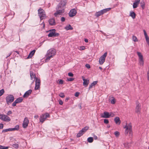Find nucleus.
Listing matches in <instances>:
<instances>
[{
    "instance_id": "obj_1",
    "label": "nucleus",
    "mask_w": 149,
    "mask_h": 149,
    "mask_svg": "<svg viewBox=\"0 0 149 149\" xmlns=\"http://www.w3.org/2000/svg\"><path fill=\"white\" fill-rule=\"evenodd\" d=\"M56 50L54 48H51L47 51V53L46 55V62L49 61L51 58L55 55Z\"/></svg>"
},
{
    "instance_id": "obj_2",
    "label": "nucleus",
    "mask_w": 149,
    "mask_h": 149,
    "mask_svg": "<svg viewBox=\"0 0 149 149\" xmlns=\"http://www.w3.org/2000/svg\"><path fill=\"white\" fill-rule=\"evenodd\" d=\"M124 128L126 129L125 132V135H127L129 132V136H132V126L131 123H129L128 125H126Z\"/></svg>"
},
{
    "instance_id": "obj_3",
    "label": "nucleus",
    "mask_w": 149,
    "mask_h": 149,
    "mask_svg": "<svg viewBox=\"0 0 149 149\" xmlns=\"http://www.w3.org/2000/svg\"><path fill=\"white\" fill-rule=\"evenodd\" d=\"M38 15L39 16L40 19L42 20L46 18L45 12L44 10L41 8H40L38 10Z\"/></svg>"
},
{
    "instance_id": "obj_4",
    "label": "nucleus",
    "mask_w": 149,
    "mask_h": 149,
    "mask_svg": "<svg viewBox=\"0 0 149 149\" xmlns=\"http://www.w3.org/2000/svg\"><path fill=\"white\" fill-rule=\"evenodd\" d=\"M66 0H63L61 1L57 5L56 8V10L64 9L65 6L66 4Z\"/></svg>"
},
{
    "instance_id": "obj_5",
    "label": "nucleus",
    "mask_w": 149,
    "mask_h": 149,
    "mask_svg": "<svg viewBox=\"0 0 149 149\" xmlns=\"http://www.w3.org/2000/svg\"><path fill=\"white\" fill-rule=\"evenodd\" d=\"M48 32H49L48 35L49 37H57L59 35V33L56 32V30L55 29L49 30Z\"/></svg>"
},
{
    "instance_id": "obj_6",
    "label": "nucleus",
    "mask_w": 149,
    "mask_h": 149,
    "mask_svg": "<svg viewBox=\"0 0 149 149\" xmlns=\"http://www.w3.org/2000/svg\"><path fill=\"white\" fill-rule=\"evenodd\" d=\"M6 100L7 104L9 105L14 101V98L13 95H9L6 97Z\"/></svg>"
},
{
    "instance_id": "obj_7",
    "label": "nucleus",
    "mask_w": 149,
    "mask_h": 149,
    "mask_svg": "<svg viewBox=\"0 0 149 149\" xmlns=\"http://www.w3.org/2000/svg\"><path fill=\"white\" fill-rule=\"evenodd\" d=\"M110 9V8H108L103 9L97 12H96L95 14V16L97 17H99L100 16L103 15V14L107 13Z\"/></svg>"
},
{
    "instance_id": "obj_8",
    "label": "nucleus",
    "mask_w": 149,
    "mask_h": 149,
    "mask_svg": "<svg viewBox=\"0 0 149 149\" xmlns=\"http://www.w3.org/2000/svg\"><path fill=\"white\" fill-rule=\"evenodd\" d=\"M50 115L48 113H46L42 114L40 116V121L42 123H43L47 117H49Z\"/></svg>"
},
{
    "instance_id": "obj_9",
    "label": "nucleus",
    "mask_w": 149,
    "mask_h": 149,
    "mask_svg": "<svg viewBox=\"0 0 149 149\" xmlns=\"http://www.w3.org/2000/svg\"><path fill=\"white\" fill-rule=\"evenodd\" d=\"M137 53L139 58V63L140 65L143 66L144 65V61L143 56L141 52H137Z\"/></svg>"
},
{
    "instance_id": "obj_10",
    "label": "nucleus",
    "mask_w": 149,
    "mask_h": 149,
    "mask_svg": "<svg viewBox=\"0 0 149 149\" xmlns=\"http://www.w3.org/2000/svg\"><path fill=\"white\" fill-rule=\"evenodd\" d=\"M107 53L106 52L99 59V62L100 65L102 64L104 62L105 58L107 56Z\"/></svg>"
},
{
    "instance_id": "obj_11",
    "label": "nucleus",
    "mask_w": 149,
    "mask_h": 149,
    "mask_svg": "<svg viewBox=\"0 0 149 149\" xmlns=\"http://www.w3.org/2000/svg\"><path fill=\"white\" fill-rule=\"evenodd\" d=\"M141 110V105L138 102L136 103V106L135 108V111L137 114H139Z\"/></svg>"
},
{
    "instance_id": "obj_12",
    "label": "nucleus",
    "mask_w": 149,
    "mask_h": 149,
    "mask_svg": "<svg viewBox=\"0 0 149 149\" xmlns=\"http://www.w3.org/2000/svg\"><path fill=\"white\" fill-rule=\"evenodd\" d=\"M56 11L54 13V15L55 17H57L58 15H63V14L64 12V9L56 10Z\"/></svg>"
},
{
    "instance_id": "obj_13",
    "label": "nucleus",
    "mask_w": 149,
    "mask_h": 149,
    "mask_svg": "<svg viewBox=\"0 0 149 149\" xmlns=\"http://www.w3.org/2000/svg\"><path fill=\"white\" fill-rule=\"evenodd\" d=\"M29 120L27 118H25L22 123V127L24 128H26L29 123Z\"/></svg>"
},
{
    "instance_id": "obj_14",
    "label": "nucleus",
    "mask_w": 149,
    "mask_h": 149,
    "mask_svg": "<svg viewBox=\"0 0 149 149\" xmlns=\"http://www.w3.org/2000/svg\"><path fill=\"white\" fill-rule=\"evenodd\" d=\"M40 80L39 79H38L37 78H36V84H35V90H37L40 87Z\"/></svg>"
},
{
    "instance_id": "obj_15",
    "label": "nucleus",
    "mask_w": 149,
    "mask_h": 149,
    "mask_svg": "<svg viewBox=\"0 0 149 149\" xmlns=\"http://www.w3.org/2000/svg\"><path fill=\"white\" fill-rule=\"evenodd\" d=\"M77 13V11L75 9H72L69 13V16L70 17H73L76 15Z\"/></svg>"
},
{
    "instance_id": "obj_16",
    "label": "nucleus",
    "mask_w": 149,
    "mask_h": 149,
    "mask_svg": "<svg viewBox=\"0 0 149 149\" xmlns=\"http://www.w3.org/2000/svg\"><path fill=\"white\" fill-rule=\"evenodd\" d=\"M82 77L83 81V85L85 87H86L88 86L89 83V80L87 79H85L83 76H82Z\"/></svg>"
},
{
    "instance_id": "obj_17",
    "label": "nucleus",
    "mask_w": 149,
    "mask_h": 149,
    "mask_svg": "<svg viewBox=\"0 0 149 149\" xmlns=\"http://www.w3.org/2000/svg\"><path fill=\"white\" fill-rule=\"evenodd\" d=\"M101 116L102 118H110L109 113L104 111L103 114L101 115Z\"/></svg>"
},
{
    "instance_id": "obj_18",
    "label": "nucleus",
    "mask_w": 149,
    "mask_h": 149,
    "mask_svg": "<svg viewBox=\"0 0 149 149\" xmlns=\"http://www.w3.org/2000/svg\"><path fill=\"white\" fill-rule=\"evenodd\" d=\"M32 91V90L31 89L27 91L23 95V97L24 98L27 97L31 94Z\"/></svg>"
},
{
    "instance_id": "obj_19",
    "label": "nucleus",
    "mask_w": 149,
    "mask_h": 149,
    "mask_svg": "<svg viewBox=\"0 0 149 149\" xmlns=\"http://www.w3.org/2000/svg\"><path fill=\"white\" fill-rule=\"evenodd\" d=\"M48 22L49 24L51 26H53L56 24L55 20L53 18L50 19L48 21Z\"/></svg>"
},
{
    "instance_id": "obj_20",
    "label": "nucleus",
    "mask_w": 149,
    "mask_h": 149,
    "mask_svg": "<svg viewBox=\"0 0 149 149\" xmlns=\"http://www.w3.org/2000/svg\"><path fill=\"white\" fill-rule=\"evenodd\" d=\"M140 0H137L135 1V2L133 3V8H136L138 5L140 3Z\"/></svg>"
},
{
    "instance_id": "obj_21",
    "label": "nucleus",
    "mask_w": 149,
    "mask_h": 149,
    "mask_svg": "<svg viewBox=\"0 0 149 149\" xmlns=\"http://www.w3.org/2000/svg\"><path fill=\"white\" fill-rule=\"evenodd\" d=\"M36 52V50H33V51H31L29 53V54L28 56L27 57L28 58H31V57L33 56L35 52Z\"/></svg>"
},
{
    "instance_id": "obj_22",
    "label": "nucleus",
    "mask_w": 149,
    "mask_h": 149,
    "mask_svg": "<svg viewBox=\"0 0 149 149\" xmlns=\"http://www.w3.org/2000/svg\"><path fill=\"white\" fill-rule=\"evenodd\" d=\"M114 120L116 124H120L121 122L119 117H116L114 119Z\"/></svg>"
},
{
    "instance_id": "obj_23",
    "label": "nucleus",
    "mask_w": 149,
    "mask_h": 149,
    "mask_svg": "<svg viewBox=\"0 0 149 149\" xmlns=\"http://www.w3.org/2000/svg\"><path fill=\"white\" fill-rule=\"evenodd\" d=\"M10 118L7 115H5L3 121L6 122H9L10 121Z\"/></svg>"
},
{
    "instance_id": "obj_24",
    "label": "nucleus",
    "mask_w": 149,
    "mask_h": 149,
    "mask_svg": "<svg viewBox=\"0 0 149 149\" xmlns=\"http://www.w3.org/2000/svg\"><path fill=\"white\" fill-rule=\"evenodd\" d=\"M130 16L133 19H134L136 17V14L134 12L131 11L130 12Z\"/></svg>"
},
{
    "instance_id": "obj_25",
    "label": "nucleus",
    "mask_w": 149,
    "mask_h": 149,
    "mask_svg": "<svg viewBox=\"0 0 149 149\" xmlns=\"http://www.w3.org/2000/svg\"><path fill=\"white\" fill-rule=\"evenodd\" d=\"M19 126L18 125H16L15 127L10 128V131H15V130H19Z\"/></svg>"
},
{
    "instance_id": "obj_26",
    "label": "nucleus",
    "mask_w": 149,
    "mask_h": 149,
    "mask_svg": "<svg viewBox=\"0 0 149 149\" xmlns=\"http://www.w3.org/2000/svg\"><path fill=\"white\" fill-rule=\"evenodd\" d=\"M65 29L67 30H72L73 28L69 24L65 27Z\"/></svg>"
},
{
    "instance_id": "obj_27",
    "label": "nucleus",
    "mask_w": 149,
    "mask_h": 149,
    "mask_svg": "<svg viewBox=\"0 0 149 149\" xmlns=\"http://www.w3.org/2000/svg\"><path fill=\"white\" fill-rule=\"evenodd\" d=\"M89 127L88 126H86L84 127L81 130L82 131L83 133H84L87 130H88L89 129Z\"/></svg>"
},
{
    "instance_id": "obj_28",
    "label": "nucleus",
    "mask_w": 149,
    "mask_h": 149,
    "mask_svg": "<svg viewBox=\"0 0 149 149\" xmlns=\"http://www.w3.org/2000/svg\"><path fill=\"white\" fill-rule=\"evenodd\" d=\"M84 133H83L82 131L81 130H80L79 133L77 134V137H79L81 136Z\"/></svg>"
},
{
    "instance_id": "obj_29",
    "label": "nucleus",
    "mask_w": 149,
    "mask_h": 149,
    "mask_svg": "<svg viewBox=\"0 0 149 149\" xmlns=\"http://www.w3.org/2000/svg\"><path fill=\"white\" fill-rule=\"evenodd\" d=\"M23 100V99L21 97H19L18 98H17L15 101L17 103H19L21 102Z\"/></svg>"
},
{
    "instance_id": "obj_30",
    "label": "nucleus",
    "mask_w": 149,
    "mask_h": 149,
    "mask_svg": "<svg viewBox=\"0 0 149 149\" xmlns=\"http://www.w3.org/2000/svg\"><path fill=\"white\" fill-rule=\"evenodd\" d=\"M30 75L31 79H32L33 78H35L36 79V77L35 74H33V72L32 71L30 72Z\"/></svg>"
},
{
    "instance_id": "obj_31",
    "label": "nucleus",
    "mask_w": 149,
    "mask_h": 149,
    "mask_svg": "<svg viewBox=\"0 0 149 149\" xmlns=\"http://www.w3.org/2000/svg\"><path fill=\"white\" fill-rule=\"evenodd\" d=\"M109 100L111 101V103L114 104L115 102L114 100V98L113 97H111L109 98Z\"/></svg>"
},
{
    "instance_id": "obj_32",
    "label": "nucleus",
    "mask_w": 149,
    "mask_h": 149,
    "mask_svg": "<svg viewBox=\"0 0 149 149\" xmlns=\"http://www.w3.org/2000/svg\"><path fill=\"white\" fill-rule=\"evenodd\" d=\"M140 3L141 7L143 9H144L145 6V3L143 1H141Z\"/></svg>"
},
{
    "instance_id": "obj_33",
    "label": "nucleus",
    "mask_w": 149,
    "mask_h": 149,
    "mask_svg": "<svg viewBox=\"0 0 149 149\" xmlns=\"http://www.w3.org/2000/svg\"><path fill=\"white\" fill-rule=\"evenodd\" d=\"M87 141L88 142L91 143L93 141V138L92 137H89L88 138Z\"/></svg>"
},
{
    "instance_id": "obj_34",
    "label": "nucleus",
    "mask_w": 149,
    "mask_h": 149,
    "mask_svg": "<svg viewBox=\"0 0 149 149\" xmlns=\"http://www.w3.org/2000/svg\"><path fill=\"white\" fill-rule=\"evenodd\" d=\"M132 38L133 41L135 42L138 41V40L137 37L134 36H133Z\"/></svg>"
},
{
    "instance_id": "obj_35",
    "label": "nucleus",
    "mask_w": 149,
    "mask_h": 149,
    "mask_svg": "<svg viewBox=\"0 0 149 149\" xmlns=\"http://www.w3.org/2000/svg\"><path fill=\"white\" fill-rule=\"evenodd\" d=\"M8 147L0 145V149H8Z\"/></svg>"
},
{
    "instance_id": "obj_36",
    "label": "nucleus",
    "mask_w": 149,
    "mask_h": 149,
    "mask_svg": "<svg viewBox=\"0 0 149 149\" xmlns=\"http://www.w3.org/2000/svg\"><path fill=\"white\" fill-rule=\"evenodd\" d=\"M59 96L62 98H63L65 97V95L63 93H61L59 94Z\"/></svg>"
},
{
    "instance_id": "obj_37",
    "label": "nucleus",
    "mask_w": 149,
    "mask_h": 149,
    "mask_svg": "<svg viewBox=\"0 0 149 149\" xmlns=\"http://www.w3.org/2000/svg\"><path fill=\"white\" fill-rule=\"evenodd\" d=\"M8 131H10V128L3 130L2 132H6Z\"/></svg>"
},
{
    "instance_id": "obj_38",
    "label": "nucleus",
    "mask_w": 149,
    "mask_h": 149,
    "mask_svg": "<svg viewBox=\"0 0 149 149\" xmlns=\"http://www.w3.org/2000/svg\"><path fill=\"white\" fill-rule=\"evenodd\" d=\"M146 41L148 45H149V38L148 36L145 37Z\"/></svg>"
},
{
    "instance_id": "obj_39",
    "label": "nucleus",
    "mask_w": 149,
    "mask_h": 149,
    "mask_svg": "<svg viewBox=\"0 0 149 149\" xmlns=\"http://www.w3.org/2000/svg\"><path fill=\"white\" fill-rule=\"evenodd\" d=\"M114 134L116 137H118L120 134L119 132L117 131H116Z\"/></svg>"
},
{
    "instance_id": "obj_40",
    "label": "nucleus",
    "mask_w": 149,
    "mask_h": 149,
    "mask_svg": "<svg viewBox=\"0 0 149 149\" xmlns=\"http://www.w3.org/2000/svg\"><path fill=\"white\" fill-rule=\"evenodd\" d=\"M4 91L3 89L0 90V96H1L4 93Z\"/></svg>"
},
{
    "instance_id": "obj_41",
    "label": "nucleus",
    "mask_w": 149,
    "mask_h": 149,
    "mask_svg": "<svg viewBox=\"0 0 149 149\" xmlns=\"http://www.w3.org/2000/svg\"><path fill=\"white\" fill-rule=\"evenodd\" d=\"M5 115L4 114H1L0 115V119L3 121V120L4 118Z\"/></svg>"
},
{
    "instance_id": "obj_42",
    "label": "nucleus",
    "mask_w": 149,
    "mask_h": 149,
    "mask_svg": "<svg viewBox=\"0 0 149 149\" xmlns=\"http://www.w3.org/2000/svg\"><path fill=\"white\" fill-rule=\"evenodd\" d=\"M109 120L106 119H105L104 120V123L107 124L109 123Z\"/></svg>"
},
{
    "instance_id": "obj_43",
    "label": "nucleus",
    "mask_w": 149,
    "mask_h": 149,
    "mask_svg": "<svg viewBox=\"0 0 149 149\" xmlns=\"http://www.w3.org/2000/svg\"><path fill=\"white\" fill-rule=\"evenodd\" d=\"M13 146L15 148H18L19 145L18 144L15 143L13 144Z\"/></svg>"
},
{
    "instance_id": "obj_44",
    "label": "nucleus",
    "mask_w": 149,
    "mask_h": 149,
    "mask_svg": "<svg viewBox=\"0 0 149 149\" xmlns=\"http://www.w3.org/2000/svg\"><path fill=\"white\" fill-rule=\"evenodd\" d=\"M74 80V78H67V80L68 81H72Z\"/></svg>"
},
{
    "instance_id": "obj_45",
    "label": "nucleus",
    "mask_w": 149,
    "mask_h": 149,
    "mask_svg": "<svg viewBox=\"0 0 149 149\" xmlns=\"http://www.w3.org/2000/svg\"><path fill=\"white\" fill-rule=\"evenodd\" d=\"M68 75L70 77H72L74 76V74L72 72H70L68 73Z\"/></svg>"
},
{
    "instance_id": "obj_46",
    "label": "nucleus",
    "mask_w": 149,
    "mask_h": 149,
    "mask_svg": "<svg viewBox=\"0 0 149 149\" xmlns=\"http://www.w3.org/2000/svg\"><path fill=\"white\" fill-rule=\"evenodd\" d=\"M115 115L112 112L109 113L110 117H113Z\"/></svg>"
},
{
    "instance_id": "obj_47",
    "label": "nucleus",
    "mask_w": 149,
    "mask_h": 149,
    "mask_svg": "<svg viewBox=\"0 0 149 149\" xmlns=\"http://www.w3.org/2000/svg\"><path fill=\"white\" fill-rule=\"evenodd\" d=\"M17 103L16 101L15 100L12 104V105L13 107L16 106V104Z\"/></svg>"
},
{
    "instance_id": "obj_48",
    "label": "nucleus",
    "mask_w": 149,
    "mask_h": 149,
    "mask_svg": "<svg viewBox=\"0 0 149 149\" xmlns=\"http://www.w3.org/2000/svg\"><path fill=\"white\" fill-rule=\"evenodd\" d=\"M12 112L11 111H9L7 113V115H9L10 114H12Z\"/></svg>"
},
{
    "instance_id": "obj_49",
    "label": "nucleus",
    "mask_w": 149,
    "mask_h": 149,
    "mask_svg": "<svg viewBox=\"0 0 149 149\" xmlns=\"http://www.w3.org/2000/svg\"><path fill=\"white\" fill-rule=\"evenodd\" d=\"M63 81L62 79H60L59 81V84H63Z\"/></svg>"
},
{
    "instance_id": "obj_50",
    "label": "nucleus",
    "mask_w": 149,
    "mask_h": 149,
    "mask_svg": "<svg viewBox=\"0 0 149 149\" xmlns=\"http://www.w3.org/2000/svg\"><path fill=\"white\" fill-rule=\"evenodd\" d=\"M93 86H94V85H93V83H91L90 85H89V89H90L91 88H92V87Z\"/></svg>"
},
{
    "instance_id": "obj_51",
    "label": "nucleus",
    "mask_w": 149,
    "mask_h": 149,
    "mask_svg": "<svg viewBox=\"0 0 149 149\" xmlns=\"http://www.w3.org/2000/svg\"><path fill=\"white\" fill-rule=\"evenodd\" d=\"M85 66L88 69L90 68L91 67L90 65L88 64H86L85 65Z\"/></svg>"
},
{
    "instance_id": "obj_52",
    "label": "nucleus",
    "mask_w": 149,
    "mask_h": 149,
    "mask_svg": "<svg viewBox=\"0 0 149 149\" xmlns=\"http://www.w3.org/2000/svg\"><path fill=\"white\" fill-rule=\"evenodd\" d=\"M65 19L64 17H62L61 18V20L62 22H64L65 21Z\"/></svg>"
},
{
    "instance_id": "obj_53",
    "label": "nucleus",
    "mask_w": 149,
    "mask_h": 149,
    "mask_svg": "<svg viewBox=\"0 0 149 149\" xmlns=\"http://www.w3.org/2000/svg\"><path fill=\"white\" fill-rule=\"evenodd\" d=\"M59 103L60 105H62L63 104V102L61 100H60L59 101Z\"/></svg>"
},
{
    "instance_id": "obj_54",
    "label": "nucleus",
    "mask_w": 149,
    "mask_h": 149,
    "mask_svg": "<svg viewBox=\"0 0 149 149\" xmlns=\"http://www.w3.org/2000/svg\"><path fill=\"white\" fill-rule=\"evenodd\" d=\"M79 92H77L75 93V96L76 97H77L79 96Z\"/></svg>"
},
{
    "instance_id": "obj_55",
    "label": "nucleus",
    "mask_w": 149,
    "mask_h": 149,
    "mask_svg": "<svg viewBox=\"0 0 149 149\" xmlns=\"http://www.w3.org/2000/svg\"><path fill=\"white\" fill-rule=\"evenodd\" d=\"M3 127V125L2 123H0V129H2Z\"/></svg>"
},
{
    "instance_id": "obj_56",
    "label": "nucleus",
    "mask_w": 149,
    "mask_h": 149,
    "mask_svg": "<svg viewBox=\"0 0 149 149\" xmlns=\"http://www.w3.org/2000/svg\"><path fill=\"white\" fill-rule=\"evenodd\" d=\"M143 32L144 33V35L145 36V37H146L147 36H148V35L147 34V33L146 31L145 30H143Z\"/></svg>"
},
{
    "instance_id": "obj_57",
    "label": "nucleus",
    "mask_w": 149,
    "mask_h": 149,
    "mask_svg": "<svg viewBox=\"0 0 149 149\" xmlns=\"http://www.w3.org/2000/svg\"><path fill=\"white\" fill-rule=\"evenodd\" d=\"M143 32L144 33V35L145 36V37H146L147 36H148V35L147 34V33L146 31L145 30H143Z\"/></svg>"
},
{
    "instance_id": "obj_58",
    "label": "nucleus",
    "mask_w": 149,
    "mask_h": 149,
    "mask_svg": "<svg viewBox=\"0 0 149 149\" xmlns=\"http://www.w3.org/2000/svg\"><path fill=\"white\" fill-rule=\"evenodd\" d=\"M85 49V47L84 46H81L80 47V49L81 50H84Z\"/></svg>"
},
{
    "instance_id": "obj_59",
    "label": "nucleus",
    "mask_w": 149,
    "mask_h": 149,
    "mask_svg": "<svg viewBox=\"0 0 149 149\" xmlns=\"http://www.w3.org/2000/svg\"><path fill=\"white\" fill-rule=\"evenodd\" d=\"M147 76L148 80L149 81V72H147Z\"/></svg>"
},
{
    "instance_id": "obj_60",
    "label": "nucleus",
    "mask_w": 149,
    "mask_h": 149,
    "mask_svg": "<svg viewBox=\"0 0 149 149\" xmlns=\"http://www.w3.org/2000/svg\"><path fill=\"white\" fill-rule=\"evenodd\" d=\"M93 137L95 140H97V136L95 135H94Z\"/></svg>"
},
{
    "instance_id": "obj_61",
    "label": "nucleus",
    "mask_w": 149,
    "mask_h": 149,
    "mask_svg": "<svg viewBox=\"0 0 149 149\" xmlns=\"http://www.w3.org/2000/svg\"><path fill=\"white\" fill-rule=\"evenodd\" d=\"M97 81H94L92 83L93 84V85H94V86H95V85H96L97 83Z\"/></svg>"
},
{
    "instance_id": "obj_62",
    "label": "nucleus",
    "mask_w": 149,
    "mask_h": 149,
    "mask_svg": "<svg viewBox=\"0 0 149 149\" xmlns=\"http://www.w3.org/2000/svg\"><path fill=\"white\" fill-rule=\"evenodd\" d=\"M70 98L69 97H67L65 100V101L67 102L69 99Z\"/></svg>"
},
{
    "instance_id": "obj_63",
    "label": "nucleus",
    "mask_w": 149,
    "mask_h": 149,
    "mask_svg": "<svg viewBox=\"0 0 149 149\" xmlns=\"http://www.w3.org/2000/svg\"><path fill=\"white\" fill-rule=\"evenodd\" d=\"M84 41L86 42H88V40L87 39H85Z\"/></svg>"
},
{
    "instance_id": "obj_64",
    "label": "nucleus",
    "mask_w": 149,
    "mask_h": 149,
    "mask_svg": "<svg viewBox=\"0 0 149 149\" xmlns=\"http://www.w3.org/2000/svg\"><path fill=\"white\" fill-rule=\"evenodd\" d=\"M34 117L35 118H37L38 117V115H36Z\"/></svg>"
}]
</instances>
